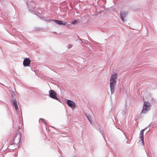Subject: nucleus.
I'll return each mask as SVG.
<instances>
[{
    "instance_id": "obj_14",
    "label": "nucleus",
    "mask_w": 157,
    "mask_h": 157,
    "mask_svg": "<svg viewBox=\"0 0 157 157\" xmlns=\"http://www.w3.org/2000/svg\"><path fill=\"white\" fill-rule=\"evenodd\" d=\"M17 135H18L17 134V135H16V136H15V138H14V140H15V139H16V138H17Z\"/></svg>"
},
{
    "instance_id": "obj_8",
    "label": "nucleus",
    "mask_w": 157,
    "mask_h": 157,
    "mask_svg": "<svg viewBox=\"0 0 157 157\" xmlns=\"http://www.w3.org/2000/svg\"><path fill=\"white\" fill-rule=\"evenodd\" d=\"M144 129L141 130L140 134V137L143 142H144Z\"/></svg>"
},
{
    "instance_id": "obj_7",
    "label": "nucleus",
    "mask_w": 157,
    "mask_h": 157,
    "mask_svg": "<svg viewBox=\"0 0 157 157\" xmlns=\"http://www.w3.org/2000/svg\"><path fill=\"white\" fill-rule=\"evenodd\" d=\"M126 13L122 11L120 12L121 17L123 21H124V17H125Z\"/></svg>"
},
{
    "instance_id": "obj_11",
    "label": "nucleus",
    "mask_w": 157,
    "mask_h": 157,
    "mask_svg": "<svg viewBox=\"0 0 157 157\" xmlns=\"http://www.w3.org/2000/svg\"><path fill=\"white\" fill-rule=\"evenodd\" d=\"M72 46V45L71 44H69L68 46V47L69 48H71Z\"/></svg>"
},
{
    "instance_id": "obj_2",
    "label": "nucleus",
    "mask_w": 157,
    "mask_h": 157,
    "mask_svg": "<svg viewBox=\"0 0 157 157\" xmlns=\"http://www.w3.org/2000/svg\"><path fill=\"white\" fill-rule=\"evenodd\" d=\"M150 103L148 102L145 101L144 106L141 112V113L144 114L150 109Z\"/></svg>"
},
{
    "instance_id": "obj_3",
    "label": "nucleus",
    "mask_w": 157,
    "mask_h": 157,
    "mask_svg": "<svg viewBox=\"0 0 157 157\" xmlns=\"http://www.w3.org/2000/svg\"><path fill=\"white\" fill-rule=\"evenodd\" d=\"M49 96L51 98L55 99H57L56 94L55 91L53 90H50L49 91Z\"/></svg>"
},
{
    "instance_id": "obj_13",
    "label": "nucleus",
    "mask_w": 157,
    "mask_h": 157,
    "mask_svg": "<svg viewBox=\"0 0 157 157\" xmlns=\"http://www.w3.org/2000/svg\"><path fill=\"white\" fill-rule=\"evenodd\" d=\"M18 135L19 136L18 140H19V141L20 140V139H21V135H20V133L19 134H18Z\"/></svg>"
},
{
    "instance_id": "obj_1",
    "label": "nucleus",
    "mask_w": 157,
    "mask_h": 157,
    "mask_svg": "<svg viewBox=\"0 0 157 157\" xmlns=\"http://www.w3.org/2000/svg\"><path fill=\"white\" fill-rule=\"evenodd\" d=\"M117 77V74L113 75L110 79V86L112 94L114 93L115 90V86L116 83V80Z\"/></svg>"
},
{
    "instance_id": "obj_12",
    "label": "nucleus",
    "mask_w": 157,
    "mask_h": 157,
    "mask_svg": "<svg viewBox=\"0 0 157 157\" xmlns=\"http://www.w3.org/2000/svg\"><path fill=\"white\" fill-rule=\"evenodd\" d=\"M76 22H77V21L76 20H75L72 22V24H74Z\"/></svg>"
},
{
    "instance_id": "obj_5",
    "label": "nucleus",
    "mask_w": 157,
    "mask_h": 157,
    "mask_svg": "<svg viewBox=\"0 0 157 157\" xmlns=\"http://www.w3.org/2000/svg\"><path fill=\"white\" fill-rule=\"evenodd\" d=\"M67 103L68 106L72 108H74L75 107V103L70 100H68L67 101Z\"/></svg>"
},
{
    "instance_id": "obj_10",
    "label": "nucleus",
    "mask_w": 157,
    "mask_h": 157,
    "mask_svg": "<svg viewBox=\"0 0 157 157\" xmlns=\"http://www.w3.org/2000/svg\"><path fill=\"white\" fill-rule=\"evenodd\" d=\"M40 121L41 122H44L45 124H46V122L44 121V120L42 119H40Z\"/></svg>"
},
{
    "instance_id": "obj_4",
    "label": "nucleus",
    "mask_w": 157,
    "mask_h": 157,
    "mask_svg": "<svg viewBox=\"0 0 157 157\" xmlns=\"http://www.w3.org/2000/svg\"><path fill=\"white\" fill-rule=\"evenodd\" d=\"M30 60L29 58H26L24 59L23 64L25 67H29L30 66Z\"/></svg>"
},
{
    "instance_id": "obj_6",
    "label": "nucleus",
    "mask_w": 157,
    "mask_h": 157,
    "mask_svg": "<svg viewBox=\"0 0 157 157\" xmlns=\"http://www.w3.org/2000/svg\"><path fill=\"white\" fill-rule=\"evenodd\" d=\"M52 20L56 22L57 24L59 25H65L66 22L65 21H62L59 20Z\"/></svg>"
},
{
    "instance_id": "obj_9",
    "label": "nucleus",
    "mask_w": 157,
    "mask_h": 157,
    "mask_svg": "<svg viewBox=\"0 0 157 157\" xmlns=\"http://www.w3.org/2000/svg\"><path fill=\"white\" fill-rule=\"evenodd\" d=\"M13 104L14 105L16 110L18 109V107L17 105V102L16 100H14L13 101Z\"/></svg>"
}]
</instances>
